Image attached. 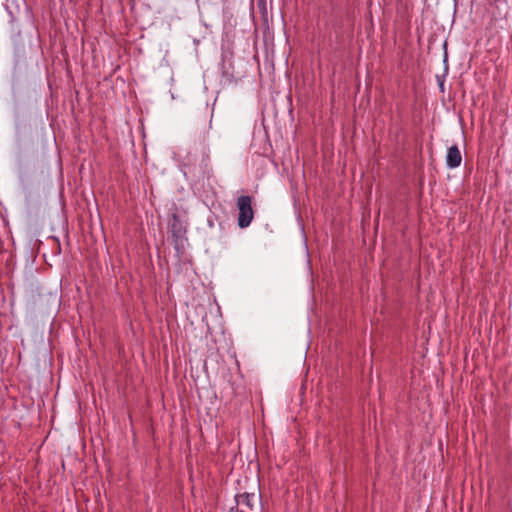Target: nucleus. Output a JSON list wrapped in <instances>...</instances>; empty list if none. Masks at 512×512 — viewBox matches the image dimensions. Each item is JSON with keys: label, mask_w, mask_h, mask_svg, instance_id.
<instances>
[{"label": "nucleus", "mask_w": 512, "mask_h": 512, "mask_svg": "<svg viewBox=\"0 0 512 512\" xmlns=\"http://www.w3.org/2000/svg\"><path fill=\"white\" fill-rule=\"evenodd\" d=\"M237 207L239 210L238 225L240 228H246L250 225L254 217L251 197L247 195L238 197Z\"/></svg>", "instance_id": "2"}, {"label": "nucleus", "mask_w": 512, "mask_h": 512, "mask_svg": "<svg viewBox=\"0 0 512 512\" xmlns=\"http://www.w3.org/2000/svg\"><path fill=\"white\" fill-rule=\"evenodd\" d=\"M446 160L447 165L450 168H456L461 164L462 156L456 145H453L448 149Z\"/></svg>", "instance_id": "5"}, {"label": "nucleus", "mask_w": 512, "mask_h": 512, "mask_svg": "<svg viewBox=\"0 0 512 512\" xmlns=\"http://www.w3.org/2000/svg\"><path fill=\"white\" fill-rule=\"evenodd\" d=\"M237 509L231 508L229 512H260L261 496L258 492H244L236 495Z\"/></svg>", "instance_id": "1"}, {"label": "nucleus", "mask_w": 512, "mask_h": 512, "mask_svg": "<svg viewBox=\"0 0 512 512\" xmlns=\"http://www.w3.org/2000/svg\"><path fill=\"white\" fill-rule=\"evenodd\" d=\"M170 231L176 243L179 240L183 239L184 234L186 232L185 227L183 226L181 220L176 214H173L172 221L170 224Z\"/></svg>", "instance_id": "4"}, {"label": "nucleus", "mask_w": 512, "mask_h": 512, "mask_svg": "<svg viewBox=\"0 0 512 512\" xmlns=\"http://www.w3.org/2000/svg\"><path fill=\"white\" fill-rule=\"evenodd\" d=\"M191 120L195 124H199L201 122L206 123L207 121L210 122V119L212 117V111L209 108V104L205 102L204 104L200 105L198 108H193L191 110Z\"/></svg>", "instance_id": "3"}]
</instances>
